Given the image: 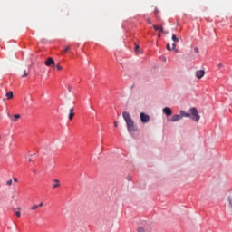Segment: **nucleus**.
I'll return each instance as SVG.
<instances>
[{"instance_id":"1","label":"nucleus","mask_w":232,"mask_h":232,"mask_svg":"<svg viewBox=\"0 0 232 232\" xmlns=\"http://www.w3.org/2000/svg\"><path fill=\"white\" fill-rule=\"evenodd\" d=\"M122 118L124 119V121L126 122L127 130L128 131H135V123L132 120L130 114L128 111H123Z\"/></svg>"},{"instance_id":"2","label":"nucleus","mask_w":232,"mask_h":232,"mask_svg":"<svg viewBox=\"0 0 232 232\" xmlns=\"http://www.w3.org/2000/svg\"><path fill=\"white\" fill-rule=\"evenodd\" d=\"M189 112H190L189 118H191V120L194 121L195 122H198L200 120V116L198 112L197 108L195 107L190 108Z\"/></svg>"},{"instance_id":"3","label":"nucleus","mask_w":232,"mask_h":232,"mask_svg":"<svg viewBox=\"0 0 232 232\" xmlns=\"http://www.w3.org/2000/svg\"><path fill=\"white\" fill-rule=\"evenodd\" d=\"M140 121L142 123H148L150 121V116L144 112L140 113Z\"/></svg>"},{"instance_id":"4","label":"nucleus","mask_w":232,"mask_h":232,"mask_svg":"<svg viewBox=\"0 0 232 232\" xmlns=\"http://www.w3.org/2000/svg\"><path fill=\"white\" fill-rule=\"evenodd\" d=\"M45 65H46L47 67L55 66V61L53 60V58L49 57V58L45 61Z\"/></svg>"},{"instance_id":"5","label":"nucleus","mask_w":232,"mask_h":232,"mask_svg":"<svg viewBox=\"0 0 232 232\" xmlns=\"http://www.w3.org/2000/svg\"><path fill=\"white\" fill-rule=\"evenodd\" d=\"M52 187H53V189L58 188L59 187H61V181L57 179H54L53 180Z\"/></svg>"},{"instance_id":"6","label":"nucleus","mask_w":232,"mask_h":232,"mask_svg":"<svg viewBox=\"0 0 232 232\" xmlns=\"http://www.w3.org/2000/svg\"><path fill=\"white\" fill-rule=\"evenodd\" d=\"M205 71L204 70H199L196 72V77L198 79H202L204 77Z\"/></svg>"},{"instance_id":"7","label":"nucleus","mask_w":232,"mask_h":232,"mask_svg":"<svg viewBox=\"0 0 232 232\" xmlns=\"http://www.w3.org/2000/svg\"><path fill=\"white\" fill-rule=\"evenodd\" d=\"M163 113H164L165 115H167L168 117H169V116H171V114H172V110H171L170 108H169V107H165V108L163 109Z\"/></svg>"},{"instance_id":"8","label":"nucleus","mask_w":232,"mask_h":232,"mask_svg":"<svg viewBox=\"0 0 232 232\" xmlns=\"http://www.w3.org/2000/svg\"><path fill=\"white\" fill-rule=\"evenodd\" d=\"M180 120H182L181 114H177V115H174V116L172 117V121H173V122L179 121Z\"/></svg>"},{"instance_id":"9","label":"nucleus","mask_w":232,"mask_h":232,"mask_svg":"<svg viewBox=\"0 0 232 232\" xmlns=\"http://www.w3.org/2000/svg\"><path fill=\"white\" fill-rule=\"evenodd\" d=\"M74 109L73 108H71L69 110V121H73V117L75 116V113L73 112Z\"/></svg>"},{"instance_id":"10","label":"nucleus","mask_w":232,"mask_h":232,"mask_svg":"<svg viewBox=\"0 0 232 232\" xmlns=\"http://www.w3.org/2000/svg\"><path fill=\"white\" fill-rule=\"evenodd\" d=\"M16 210H17V211H16ZM21 210H22V208H20V207H18V208H14V211H15V216H16L17 218H21V216H22Z\"/></svg>"},{"instance_id":"11","label":"nucleus","mask_w":232,"mask_h":232,"mask_svg":"<svg viewBox=\"0 0 232 232\" xmlns=\"http://www.w3.org/2000/svg\"><path fill=\"white\" fill-rule=\"evenodd\" d=\"M180 116H182V118H190V113L185 112L184 111H180Z\"/></svg>"},{"instance_id":"12","label":"nucleus","mask_w":232,"mask_h":232,"mask_svg":"<svg viewBox=\"0 0 232 232\" xmlns=\"http://www.w3.org/2000/svg\"><path fill=\"white\" fill-rule=\"evenodd\" d=\"M7 100H12L14 98V92H8L6 94H5Z\"/></svg>"},{"instance_id":"13","label":"nucleus","mask_w":232,"mask_h":232,"mask_svg":"<svg viewBox=\"0 0 232 232\" xmlns=\"http://www.w3.org/2000/svg\"><path fill=\"white\" fill-rule=\"evenodd\" d=\"M19 119H21V114H14L12 121L17 122Z\"/></svg>"},{"instance_id":"14","label":"nucleus","mask_w":232,"mask_h":232,"mask_svg":"<svg viewBox=\"0 0 232 232\" xmlns=\"http://www.w3.org/2000/svg\"><path fill=\"white\" fill-rule=\"evenodd\" d=\"M55 70H57V71H62L63 70V67L61 66V65H59V64H57V65H55V63H54V65L53 66Z\"/></svg>"},{"instance_id":"15","label":"nucleus","mask_w":232,"mask_h":232,"mask_svg":"<svg viewBox=\"0 0 232 232\" xmlns=\"http://www.w3.org/2000/svg\"><path fill=\"white\" fill-rule=\"evenodd\" d=\"M37 209H39V206H38L37 204H34V205H33V206L31 207V210H33V211H35V210H37Z\"/></svg>"},{"instance_id":"16","label":"nucleus","mask_w":232,"mask_h":232,"mask_svg":"<svg viewBox=\"0 0 232 232\" xmlns=\"http://www.w3.org/2000/svg\"><path fill=\"white\" fill-rule=\"evenodd\" d=\"M172 41H173L174 43H179V38H178L175 34H173V35H172Z\"/></svg>"},{"instance_id":"17","label":"nucleus","mask_w":232,"mask_h":232,"mask_svg":"<svg viewBox=\"0 0 232 232\" xmlns=\"http://www.w3.org/2000/svg\"><path fill=\"white\" fill-rule=\"evenodd\" d=\"M28 77V71L24 70V74H22V78H26Z\"/></svg>"},{"instance_id":"18","label":"nucleus","mask_w":232,"mask_h":232,"mask_svg":"<svg viewBox=\"0 0 232 232\" xmlns=\"http://www.w3.org/2000/svg\"><path fill=\"white\" fill-rule=\"evenodd\" d=\"M135 52L137 53H140V46L138 44H135Z\"/></svg>"},{"instance_id":"19","label":"nucleus","mask_w":232,"mask_h":232,"mask_svg":"<svg viewBox=\"0 0 232 232\" xmlns=\"http://www.w3.org/2000/svg\"><path fill=\"white\" fill-rule=\"evenodd\" d=\"M137 231H138V232H145V229H144V227H139L137 228Z\"/></svg>"},{"instance_id":"20","label":"nucleus","mask_w":232,"mask_h":232,"mask_svg":"<svg viewBox=\"0 0 232 232\" xmlns=\"http://www.w3.org/2000/svg\"><path fill=\"white\" fill-rule=\"evenodd\" d=\"M6 184H7V186H9V187L12 186V185H13V179H10L9 180H7Z\"/></svg>"},{"instance_id":"21","label":"nucleus","mask_w":232,"mask_h":232,"mask_svg":"<svg viewBox=\"0 0 232 232\" xmlns=\"http://www.w3.org/2000/svg\"><path fill=\"white\" fill-rule=\"evenodd\" d=\"M194 52H195V53L198 54V53H199L198 48V47H195V48H194Z\"/></svg>"},{"instance_id":"22","label":"nucleus","mask_w":232,"mask_h":232,"mask_svg":"<svg viewBox=\"0 0 232 232\" xmlns=\"http://www.w3.org/2000/svg\"><path fill=\"white\" fill-rule=\"evenodd\" d=\"M64 52H65V53L70 52V47H69V46H66V47L64 48Z\"/></svg>"},{"instance_id":"23","label":"nucleus","mask_w":232,"mask_h":232,"mask_svg":"<svg viewBox=\"0 0 232 232\" xmlns=\"http://www.w3.org/2000/svg\"><path fill=\"white\" fill-rule=\"evenodd\" d=\"M228 201H229L230 207L232 208V198L231 197H228Z\"/></svg>"},{"instance_id":"24","label":"nucleus","mask_w":232,"mask_h":232,"mask_svg":"<svg viewBox=\"0 0 232 232\" xmlns=\"http://www.w3.org/2000/svg\"><path fill=\"white\" fill-rule=\"evenodd\" d=\"M166 48L168 51H171V47H170L169 44H167Z\"/></svg>"},{"instance_id":"25","label":"nucleus","mask_w":232,"mask_h":232,"mask_svg":"<svg viewBox=\"0 0 232 232\" xmlns=\"http://www.w3.org/2000/svg\"><path fill=\"white\" fill-rule=\"evenodd\" d=\"M44 206V202H40V204L38 205V208H43Z\"/></svg>"},{"instance_id":"26","label":"nucleus","mask_w":232,"mask_h":232,"mask_svg":"<svg viewBox=\"0 0 232 232\" xmlns=\"http://www.w3.org/2000/svg\"><path fill=\"white\" fill-rule=\"evenodd\" d=\"M218 68L219 69H222V68H224V64L221 63H218Z\"/></svg>"},{"instance_id":"27","label":"nucleus","mask_w":232,"mask_h":232,"mask_svg":"<svg viewBox=\"0 0 232 232\" xmlns=\"http://www.w3.org/2000/svg\"><path fill=\"white\" fill-rule=\"evenodd\" d=\"M175 49H176V44L173 43V44H172V50L175 51Z\"/></svg>"},{"instance_id":"28","label":"nucleus","mask_w":232,"mask_h":232,"mask_svg":"<svg viewBox=\"0 0 232 232\" xmlns=\"http://www.w3.org/2000/svg\"><path fill=\"white\" fill-rule=\"evenodd\" d=\"M153 28L156 32L159 31V27L157 25H153Z\"/></svg>"},{"instance_id":"29","label":"nucleus","mask_w":232,"mask_h":232,"mask_svg":"<svg viewBox=\"0 0 232 232\" xmlns=\"http://www.w3.org/2000/svg\"><path fill=\"white\" fill-rule=\"evenodd\" d=\"M68 92H72V86L71 85L68 86Z\"/></svg>"},{"instance_id":"30","label":"nucleus","mask_w":232,"mask_h":232,"mask_svg":"<svg viewBox=\"0 0 232 232\" xmlns=\"http://www.w3.org/2000/svg\"><path fill=\"white\" fill-rule=\"evenodd\" d=\"M14 182L17 183L18 182V178L14 177Z\"/></svg>"},{"instance_id":"31","label":"nucleus","mask_w":232,"mask_h":232,"mask_svg":"<svg viewBox=\"0 0 232 232\" xmlns=\"http://www.w3.org/2000/svg\"><path fill=\"white\" fill-rule=\"evenodd\" d=\"M159 31H160V33H163V28H162V27H160V28H159Z\"/></svg>"},{"instance_id":"32","label":"nucleus","mask_w":232,"mask_h":232,"mask_svg":"<svg viewBox=\"0 0 232 232\" xmlns=\"http://www.w3.org/2000/svg\"><path fill=\"white\" fill-rule=\"evenodd\" d=\"M114 127L117 128L118 127V123L117 121H114Z\"/></svg>"},{"instance_id":"33","label":"nucleus","mask_w":232,"mask_h":232,"mask_svg":"<svg viewBox=\"0 0 232 232\" xmlns=\"http://www.w3.org/2000/svg\"><path fill=\"white\" fill-rule=\"evenodd\" d=\"M148 22H149V24H151V22H150V19H148Z\"/></svg>"},{"instance_id":"34","label":"nucleus","mask_w":232,"mask_h":232,"mask_svg":"<svg viewBox=\"0 0 232 232\" xmlns=\"http://www.w3.org/2000/svg\"><path fill=\"white\" fill-rule=\"evenodd\" d=\"M29 161H32V159H29Z\"/></svg>"}]
</instances>
